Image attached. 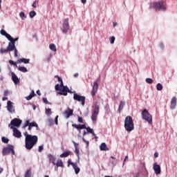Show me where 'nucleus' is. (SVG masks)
I'll list each match as a JSON object with an SVG mask.
<instances>
[{
	"instance_id": "2f4dec72",
	"label": "nucleus",
	"mask_w": 177,
	"mask_h": 177,
	"mask_svg": "<svg viewBox=\"0 0 177 177\" xmlns=\"http://www.w3.org/2000/svg\"><path fill=\"white\" fill-rule=\"evenodd\" d=\"M29 16L30 19H32L33 17H35V16H37V12H35V11H30L29 13Z\"/></svg>"
},
{
	"instance_id": "aec40b11",
	"label": "nucleus",
	"mask_w": 177,
	"mask_h": 177,
	"mask_svg": "<svg viewBox=\"0 0 177 177\" xmlns=\"http://www.w3.org/2000/svg\"><path fill=\"white\" fill-rule=\"evenodd\" d=\"M16 48L15 41H10L8 43V46L7 47V49L8 52H12L13 50Z\"/></svg>"
},
{
	"instance_id": "ea45409f",
	"label": "nucleus",
	"mask_w": 177,
	"mask_h": 177,
	"mask_svg": "<svg viewBox=\"0 0 177 177\" xmlns=\"http://www.w3.org/2000/svg\"><path fill=\"white\" fill-rule=\"evenodd\" d=\"M77 121L80 124H83L84 123V119L82 118V117L78 116Z\"/></svg>"
},
{
	"instance_id": "ddd939ff",
	"label": "nucleus",
	"mask_w": 177,
	"mask_h": 177,
	"mask_svg": "<svg viewBox=\"0 0 177 177\" xmlns=\"http://www.w3.org/2000/svg\"><path fill=\"white\" fill-rule=\"evenodd\" d=\"M99 88V84H97V82H94L92 91H91V96H95L96 93H97V89Z\"/></svg>"
},
{
	"instance_id": "8fccbe9b",
	"label": "nucleus",
	"mask_w": 177,
	"mask_h": 177,
	"mask_svg": "<svg viewBox=\"0 0 177 177\" xmlns=\"http://www.w3.org/2000/svg\"><path fill=\"white\" fill-rule=\"evenodd\" d=\"M44 150V145L39 146L38 151L41 153Z\"/></svg>"
},
{
	"instance_id": "1a4fd4ad",
	"label": "nucleus",
	"mask_w": 177,
	"mask_h": 177,
	"mask_svg": "<svg viewBox=\"0 0 177 177\" xmlns=\"http://www.w3.org/2000/svg\"><path fill=\"white\" fill-rule=\"evenodd\" d=\"M99 110H100L99 105H97V104H95L94 106V109L93 110V112H92V115H91V120L93 121H96L97 114H99Z\"/></svg>"
},
{
	"instance_id": "774afa93",
	"label": "nucleus",
	"mask_w": 177,
	"mask_h": 177,
	"mask_svg": "<svg viewBox=\"0 0 177 177\" xmlns=\"http://www.w3.org/2000/svg\"><path fill=\"white\" fill-rule=\"evenodd\" d=\"M2 100H3V102H5V100H8V97H3L2 98Z\"/></svg>"
},
{
	"instance_id": "b1692460",
	"label": "nucleus",
	"mask_w": 177,
	"mask_h": 177,
	"mask_svg": "<svg viewBox=\"0 0 177 177\" xmlns=\"http://www.w3.org/2000/svg\"><path fill=\"white\" fill-rule=\"evenodd\" d=\"M48 160L53 165H56V158L53 156L52 154L48 155Z\"/></svg>"
},
{
	"instance_id": "4468645a",
	"label": "nucleus",
	"mask_w": 177,
	"mask_h": 177,
	"mask_svg": "<svg viewBox=\"0 0 177 177\" xmlns=\"http://www.w3.org/2000/svg\"><path fill=\"white\" fill-rule=\"evenodd\" d=\"M67 93H71V91H70V89L67 86H64V87H62V89H61V92L59 93V95L67 96Z\"/></svg>"
},
{
	"instance_id": "de8ad7c7",
	"label": "nucleus",
	"mask_w": 177,
	"mask_h": 177,
	"mask_svg": "<svg viewBox=\"0 0 177 177\" xmlns=\"http://www.w3.org/2000/svg\"><path fill=\"white\" fill-rule=\"evenodd\" d=\"M59 115H57L55 118V122L56 125H59V121H58Z\"/></svg>"
},
{
	"instance_id": "a18cd8bd",
	"label": "nucleus",
	"mask_w": 177,
	"mask_h": 177,
	"mask_svg": "<svg viewBox=\"0 0 177 177\" xmlns=\"http://www.w3.org/2000/svg\"><path fill=\"white\" fill-rule=\"evenodd\" d=\"M42 100L46 104H50V102H48V99L46 97H44Z\"/></svg>"
},
{
	"instance_id": "4be33fe9",
	"label": "nucleus",
	"mask_w": 177,
	"mask_h": 177,
	"mask_svg": "<svg viewBox=\"0 0 177 177\" xmlns=\"http://www.w3.org/2000/svg\"><path fill=\"white\" fill-rule=\"evenodd\" d=\"M0 34H1V35H4V37H6L7 38V39H12V36H10V35H9L8 32H6V30L3 29H2L0 31Z\"/></svg>"
},
{
	"instance_id": "423d86ee",
	"label": "nucleus",
	"mask_w": 177,
	"mask_h": 177,
	"mask_svg": "<svg viewBox=\"0 0 177 177\" xmlns=\"http://www.w3.org/2000/svg\"><path fill=\"white\" fill-rule=\"evenodd\" d=\"M12 153L15 156V147L11 145H8L6 147L3 149L2 154L3 156H8V154Z\"/></svg>"
},
{
	"instance_id": "58836bf2",
	"label": "nucleus",
	"mask_w": 177,
	"mask_h": 177,
	"mask_svg": "<svg viewBox=\"0 0 177 177\" xmlns=\"http://www.w3.org/2000/svg\"><path fill=\"white\" fill-rule=\"evenodd\" d=\"M9 64H11V66H15V67H17V64L13 60L10 59L9 60Z\"/></svg>"
},
{
	"instance_id": "a878e982",
	"label": "nucleus",
	"mask_w": 177,
	"mask_h": 177,
	"mask_svg": "<svg viewBox=\"0 0 177 177\" xmlns=\"http://www.w3.org/2000/svg\"><path fill=\"white\" fill-rule=\"evenodd\" d=\"M70 154H71V151H66L64 153H62L59 157H61V158H66V157H68V156H70Z\"/></svg>"
},
{
	"instance_id": "6e6552de",
	"label": "nucleus",
	"mask_w": 177,
	"mask_h": 177,
	"mask_svg": "<svg viewBox=\"0 0 177 177\" xmlns=\"http://www.w3.org/2000/svg\"><path fill=\"white\" fill-rule=\"evenodd\" d=\"M73 99L74 100L80 102L82 106H85V96L80 95L78 93H75L73 94Z\"/></svg>"
},
{
	"instance_id": "052dcab7",
	"label": "nucleus",
	"mask_w": 177,
	"mask_h": 177,
	"mask_svg": "<svg viewBox=\"0 0 177 177\" xmlns=\"http://www.w3.org/2000/svg\"><path fill=\"white\" fill-rule=\"evenodd\" d=\"M64 86V84H63V82H60L59 87H60V88H63Z\"/></svg>"
},
{
	"instance_id": "f704fd0d",
	"label": "nucleus",
	"mask_w": 177,
	"mask_h": 177,
	"mask_svg": "<svg viewBox=\"0 0 177 177\" xmlns=\"http://www.w3.org/2000/svg\"><path fill=\"white\" fill-rule=\"evenodd\" d=\"M46 115H50L52 114V109H46Z\"/></svg>"
},
{
	"instance_id": "f8f14e48",
	"label": "nucleus",
	"mask_w": 177,
	"mask_h": 177,
	"mask_svg": "<svg viewBox=\"0 0 177 177\" xmlns=\"http://www.w3.org/2000/svg\"><path fill=\"white\" fill-rule=\"evenodd\" d=\"M10 129H13V136H15V138H17L18 139L21 138V132L19 131V129L13 126H10Z\"/></svg>"
},
{
	"instance_id": "393cba45",
	"label": "nucleus",
	"mask_w": 177,
	"mask_h": 177,
	"mask_svg": "<svg viewBox=\"0 0 177 177\" xmlns=\"http://www.w3.org/2000/svg\"><path fill=\"white\" fill-rule=\"evenodd\" d=\"M100 150H102L103 151H109V147H107V145L106 143L102 142L100 146Z\"/></svg>"
},
{
	"instance_id": "a19ab883",
	"label": "nucleus",
	"mask_w": 177,
	"mask_h": 177,
	"mask_svg": "<svg viewBox=\"0 0 177 177\" xmlns=\"http://www.w3.org/2000/svg\"><path fill=\"white\" fill-rule=\"evenodd\" d=\"M145 81L147 84H153V79L151 78H147Z\"/></svg>"
},
{
	"instance_id": "e433bc0d",
	"label": "nucleus",
	"mask_w": 177,
	"mask_h": 177,
	"mask_svg": "<svg viewBox=\"0 0 177 177\" xmlns=\"http://www.w3.org/2000/svg\"><path fill=\"white\" fill-rule=\"evenodd\" d=\"M9 52V50L7 49H4L3 48H1L0 49V53H8Z\"/></svg>"
},
{
	"instance_id": "473e14b6",
	"label": "nucleus",
	"mask_w": 177,
	"mask_h": 177,
	"mask_svg": "<svg viewBox=\"0 0 177 177\" xmlns=\"http://www.w3.org/2000/svg\"><path fill=\"white\" fill-rule=\"evenodd\" d=\"M156 89L157 91H162V84H161V83H158L156 85Z\"/></svg>"
},
{
	"instance_id": "c9c22d12",
	"label": "nucleus",
	"mask_w": 177,
	"mask_h": 177,
	"mask_svg": "<svg viewBox=\"0 0 177 177\" xmlns=\"http://www.w3.org/2000/svg\"><path fill=\"white\" fill-rule=\"evenodd\" d=\"M8 41H10L11 42H14V44H16V41H19V37H16L15 39H13V37H11V39H8Z\"/></svg>"
},
{
	"instance_id": "a211bd4d",
	"label": "nucleus",
	"mask_w": 177,
	"mask_h": 177,
	"mask_svg": "<svg viewBox=\"0 0 177 177\" xmlns=\"http://www.w3.org/2000/svg\"><path fill=\"white\" fill-rule=\"evenodd\" d=\"M153 171H155L156 175H160L161 174V167L155 162L153 164Z\"/></svg>"
},
{
	"instance_id": "bb28decb",
	"label": "nucleus",
	"mask_w": 177,
	"mask_h": 177,
	"mask_svg": "<svg viewBox=\"0 0 177 177\" xmlns=\"http://www.w3.org/2000/svg\"><path fill=\"white\" fill-rule=\"evenodd\" d=\"M124 106H125V102L120 101L119 108H118L119 113H121V110L124 109Z\"/></svg>"
},
{
	"instance_id": "49530a36",
	"label": "nucleus",
	"mask_w": 177,
	"mask_h": 177,
	"mask_svg": "<svg viewBox=\"0 0 177 177\" xmlns=\"http://www.w3.org/2000/svg\"><path fill=\"white\" fill-rule=\"evenodd\" d=\"M75 153L77 155V156L79 158L80 157V149L75 148Z\"/></svg>"
},
{
	"instance_id": "0e129e2a",
	"label": "nucleus",
	"mask_w": 177,
	"mask_h": 177,
	"mask_svg": "<svg viewBox=\"0 0 177 177\" xmlns=\"http://www.w3.org/2000/svg\"><path fill=\"white\" fill-rule=\"evenodd\" d=\"M8 93H9L8 91H4V96H8Z\"/></svg>"
},
{
	"instance_id": "79ce46f5",
	"label": "nucleus",
	"mask_w": 177,
	"mask_h": 177,
	"mask_svg": "<svg viewBox=\"0 0 177 177\" xmlns=\"http://www.w3.org/2000/svg\"><path fill=\"white\" fill-rule=\"evenodd\" d=\"M62 87H60V84H56L55 86V91H62V88H60Z\"/></svg>"
},
{
	"instance_id": "7ed1b4c3",
	"label": "nucleus",
	"mask_w": 177,
	"mask_h": 177,
	"mask_svg": "<svg viewBox=\"0 0 177 177\" xmlns=\"http://www.w3.org/2000/svg\"><path fill=\"white\" fill-rule=\"evenodd\" d=\"M141 115L142 120L147 121L148 124H150L151 125L153 124V115H151V114L149 113V111H147V109H143L141 113Z\"/></svg>"
},
{
	"instance_id": "c03bdc74",
	"label": "nucleus",
	"mask_w": 177,
	"mask_h": 177,
	"mask_svg": "<svg viewBox=\"0 0 177 177\" xmlns=\"http://www.w3.org/2000/svg\"><path fill=\"white\" fill-rule=\"evenodd\" d=\"M19 16H20V17H21V19L22 20H24V17L26 16V14H24V12H21L19 13Z\"/></svg>"
},
{
	"instance_id": "f03ea898",
	"label": "nucleus",
	"mask_w": 177,
	"mask_h": 177,
	"mask_svg": "<svg viewBox=\"0 0 177 177\" xmlns=\"http://www.w3.org/2000/svg\"><path fill=\"white\" fill-rule=\"evenodd\" d=\"M124 129L127 132H132L135 129V124H133V119L132 117L127 116L124 119Z\"/></svg>"
},
{
	"instance_id": "c756f323",
	"label": "nucleus",
	"mask_w": 177,
	"mask_h": 177,
	"mask_svg": "<svg viewBox=\"0 0 177 177\" xmlns=\"http://www.w3.org/2000/svg\"><path fill=\"white\" fill-rule=\"evenodd\" d=\"M18 70L21 73H27V71H28V70H27V68H26L25 66H19L18 68Z\"/></svg>"
},
{
	"instance_id": "f257e3e1",
	"label": "nucleus",
	"mask_w": 177,
	"mask_h": 177,
	"mask_svg": "<svg viewBox=\"0 0 177 177\" xmlns=\"http://www.w3.org/2000/svg\"><path fill=\"white\" fill-rule=\"evenodd\" d=\"M25 136V147L27 150H31L38 143V136L28 134L27 131L24 133Z\"/></svg>"
},
{
	"instance_id": "7c9ffc66",
	"label": "nucleus",
	"mask_w": 177,
	"mask_h": 177,
	"mask_svg": "<svg viewBox=\"0 0 177 177\" xmlns=\"http://www.w3.org/2000/svg\"><path fill=\"white\" fill-rule=\"evenodd\" d=\"M49 48L50 50H53V52H56V50H57L56 46L53 44H50Z\"/></svg>"
},
{
	"instance_id": "f3484780",
	"label": "nucleus",
	"mask_w": 177,
	"mask_h": 177,
	"mask_svg": "<svg viewBox=\"0 0 177 177\" xmlns=\"http://www.w3.org/2000/svg\"><path fill=\"white\" fill-rule=\"evenodd\" d=\"M176 103H177L176 97H173L171 98V102H170V109L171 110H175V108L176 107Z\"/></svg>"
},
{
	"instance_id": "4d7b16f0",
	"label": "nucleus",
	"mask_w": 177,
	"mask_h": 177,
	"mask_svg": "<svg viewBox=\"0 0 177 177\" xmlns=\"http://www.w3.org/2000/svg\"><path fill=\"white\" fill-rule=\"evenodd\" d=\"M32 99V95H29L26 97V100H31Z\"/></svg>"
},
{
	"instance_id": "680f3d73",
	"label": "nucleus",
	"mask_w": 177,
	"mask_h": 177,
	"mask_svg": "<svg viewBox=\"0 0 177 177\" xmlns=\"http://www.w3.org/2000/svg\"><path fill=\"white\" fill-rule=\"evenodd\" d=\"M157 157H158V153L155 152V153H154V158H157Z\"/></svg>"
},
{
	"instance_id": "5701e85b",
	"label": "nucleus",
	"mask_w": 177,
	"mask_h": 177,
	"mask_svg": "<svg viewBox=\"0 0 177 177\" xmlns=\"http://www.w3.org/2000/svg\"><path fill=\"white\" fill-rule=\"evenodd\" d=\"M17 63H24V64H28V63H30V59L21 58L17 61Z\"/></svg>"
},
{
	"instance_id": "69168bd1",
	"label": "nucleus",
	"mask_w": 177,
	"mask_h": 177,
	"mask_svg": "<svg viewBox=\"0 0 177 177\" xmlns=\"http://www.w3.org/2000/svg\"><path fill=\"white\" fill-rule=\"evenodd\" d=\"M82 3H86V0H81Z\"/></svg>"
},
{
	"instance_id": "9b49d317",
	"label": "nucleus",
	"mask_w": 177,
	"mask_h": 177,
	"mask_svg": "<svg viewBox=\"0 0 177 177\" xmlns=\"http://www.w3.org/2000/svg\"><path fill=\"white\" fill-rule=\"evenodd\" d=\"M21 122H23L21 120L18 118H14L13 120H11L9 127H17V128H19V127L21 125Z\"/></svg>"
},
{
	"instance_id": "0eeeda50",
	"label": "nucleus",
	"mask_w": 177,
	"mask_h": 177,
	"mask_svg": "<svg viewBox=\"0 0 177 177\" xmlns=\"http://www.w3.org/2000/svg\"><path fill=\"white\" fill-rule=\"evenodd\" d=\"M27 127H28V131H31V129H32L34 127L36 128L37 131H38V129H39L38 124H37V122H30V120H26L25 122V123L24 124L23 128H27Z\"/></svg>"
},
{
	"instance_id": "864d4df0",
	"label": "nucleus",
	"mask_w": 177,
	"mask_h": 177,
	"mask_svg": "<svg viewBox=\"0 0 177 177\" xmlns=\"http://www.w3.org/2000/svg\"><path fill=\"white\" fill-rule=\"evenodd\" d=\"M73 143L75 146V149H78L79 144L75 142V141H73Z\"/></svg>"
},
{
	"instance_id": "cd10ccee",
	"label": "nucleus",
	"mask_w": 177,
	"mask_h": 177,
	"mask_svg": "<svg viewBox=\"0 0 177 177\" xmlns=\"http://www.w3.org/2000/svg\"><path fill=\"white\" fill-rule=\"evenodd\" d=\"M55 165H57V167H61L62 168H63L64 165H63V161L62 160V159H59L57 161V163H55Z\"/></svg>"
},
{
	"instance_id": "09e8293b",
	"label": "nucleus",
	"mask_w": 177,
	"mask_h": 177,
	"mask_svg": "<svg viewBox=\"0 0 177 177\" xmlns=\"http://www.w3.org/2000/svg\"><path fill=\"white\" fill-rule=\"evenodd\" d=\"M37 5H38V1H35L32 4V8H37Z\"/></svg>"
},
{
	"instance_id": "13d9d810",
	"label": "nucleus",
	"mask_w": 177,
	"mask_h": 177,
	"mask_svg": "<svg viewBox=\"0 0 177 177\" xmlns=\"http://www.w3.org/2000/svg\"><path fill=\"white\" fill-rule=\"evenodd\" d=\"M30 95L32 96V97H34V96H35V92H34V91H32Z\"/></svg>"
},
{
	"instance_id": "412c9836",
	"label": "nucleus",
	"mask_w": 177,
	"mask_h": 177,
	"mask_svg": "<svg viewBox=\"0 0 177 177\" xmlns=\"http://www.w3.org/2000/svg\"><path fill=\"white\" fill-rule=\"evenodd\" d=\"M72 167L73 169H75L76 175H78V174H80V171H81V169L78 167V165L77 163H72Z\"/></svg>"
},
{
	"instance_id": "e2e57ef3",
	"label": "nucleus",
	"mask_w": 177,
	"mask_h": 177,
	"mask_svg": "<svg viewBox=\"0 0 177 177\" xmlns=\"http://www.w3.org/2000/svg\"><path fill=\"white\" fill-rule=\"evenodd\" d=\"M36 93L39 95V96H41V91H39V90H37L36 91Z\"/></svg>"
},
{
	"instance_id": "4c0bfd02",
	"label": "nucleus",
	"mask_w": 177,
	"mask_h": 177,
	"mask_svg": "<svg viewBox=\"0 0 177 177\" xmlns=\"http://www.w3.org/2000/svg\"><path fill=\"white\" fill-rule=\"evenodd\" d=\"M109 40H110V43L113 44L115 41V37L114 36H112L109 37Z\"/></svg>"
},
{
	"instance_id": "39448f33",
	"label": "nucleus",
	"mask_w": 177,
	"mask_h": 177,
	"mask_svg": "<svg viewBox=\"0 0 177 177\" xmlns=\"http://www.w3.org/2000/svg\"><path fill=\"white\" fill-rule=\"evenodd\" d=\"M150 8H153L156 10H167L164 1L153 2L150 5Z\"/></svg>"
},
{
	"instance_id": "9d476101",
	"label": "nucleus",
	"mask_w": 177,
	"mask_h": 177,
	"mask_svg": "<svg viewBox=\"0 0 177 177\" xmlns=\"http://www.w3.org/2000/svg\"><path fill=\"white\" fill-rule=\"evenodd\" d=\"M68 30H70V24H68V18H66L63 21L62 32H64V34H66Z\"/></svg>"
},
{
	"instance_id": "3c124183",
	"label": "nucleus",
	"mask_w": 177,
	"mask_h": 177,
	"mask_svg": "<svg viewBox=\"0 0 177 177\" xmlns=\"http://www.w3.org/2000/svg\"><path fill=\"white\" fill-rule=\"evenodd\" d=\"M82 140L84 143L86 144V147H88V146H89V141H87L86 140H85V138H82Z\"/></svg>"
},
{
	"instance_id": "6ab92c4d",
	"label": "nucleus",
	"mask_w": 177,
	"mask_h": 177,
	"mask_svg": "<svg viewBox=\"0 0 177 177\" xmlns=\"http://www.w3.org/2000/svg\"><path fill=\"white\" fill-rule=\"evenodd\" d=\"M11 77L14 84H20V80L19 79V77H17V75L15 74V72L11 73Z\"/></svg>"
},
{
	"instance_id": "72a5a7b5",
	"label": "nucleus",
	"mask_w": 177,
	"mask_h": 177,
	"mask_svg": "<svg viewBox=\"0 0 177 177\" xmlns=\"http://www.w3.org/2000/svg\"><path fill=\"white\" fill-rule=\"evenodd\" d=\"M1 140L3 143H9V139L6 138V137H2Z\"/></svg>"
},
{
	"instance_id": "dca6fc26",
	"label": "nucleus",
	"mask_w": 177,
	"mask_h": 177,
	"mask_svg": "<svg viewBox=\"0 0 177 177\" xmlns=\"http://www.w3.org/2000/svg\"><path fill=\"white\" fill-rule=\"evenodd\" d=\"M12 101H8L7 102V110L10 113H15V107L13 106Z\"/></svg>"
},
{
	"instance_id": "603ef678",
	"label": "nucleus",
	"mask_w": 177,
	"mask_h": 177,
	"mask_svg": "<svg viewBox=\"0 0 177 177\" xmlns=\"http://www.w3.org/2000/svg\"><path fill=\"white\" fill-rule=\"evenodd\" d=\"M55 78H57V80L59 82H63V80L61 79L60 77H59V75H55Z\"/></svg>"
},
{
	"instance_id": "37998d69",
	"label": "nucleus",
	"mask_w": 177,
	"mask_h": 177,
	"mask_svg": "<svg viewBox=\"0 0 177 177\" xmlns=\"http://www.w3.org/2000/svg\"><path fill=\"white\" fill-rule=\"evenodd\" d=\"M53 124H55V121L53 119H49L48 124L50 125V127H52V125H53Z\"/></svg>"
},
{
	"instance_id": "338daca9",
	"label": "nucleus",
	"mask_w": 177,
	"mask_h": 177,
	"mask_svg": "<svg viewBox=\"0 0 177 177\" xmlns=\"http://www.w3.org/2000/svg\"><path fill=\"white\" fill-rule=\"evenodd\" d=\"M160 47L161 48V49H164V44H160Z\"/></svg>"
},
{
	"instance_id": "5fc2aeb1",
	"label": "nucleus",
	"mask_w": 177,
	"mask_h": 177,
	"mask_svg": "<svg viewBox=\"0 0 177 177\" xmlns=\"http://www.w3.org/2000/svg\"><path fill=\"white\" fill-rule=\"evenodd\" d=\"M14 53H15V57H17V48L16 47L14 48Z\"/></svg>"
},
{
	"instance_id": "6e6d98bb",
	"label": "nucleus",
	"mask_w": 177,
	"mask_h": 177,
	"mask_svg": "<svg viewBox=\"0 0 177 177\" xmlns=\"http://www.w3.org/2000/svg\"><path fill=\"white\" fill-rule=\"evenodd\" d=\"M74 162H71V160L68 159V167H70V165H73Z\"/></svg>"
},
{
	"instance_id": "c85d7f7f",
	"label": "nucleus",
	"mask_w": 177,
	"mask_h": 177,
	"mask_svg": "<svg viewBox=\"0 0 177 177\" xmlns=\"http://www.w3.org/2000/svg\"><path fill=\"white\" fill-rule=\"evenodd\" d=\"M24 177H32V173L31 169H29L25 174Z\"/></svg>"
},
{
	"instance_id": "bf43d9fd",
	"label": "nucleus",
	"mask_w": 177,
	"mask_h": 177,
	"mask_svg": "<svg viewBox=\"0 0 177 177\" xmlns=\"http://www.w3.org/2000/svg\"><path fill=\"white\" fill-rule=\"evenodd\" d=\"M133 177H139V173L138 172V173H135L133 174Z\"/></svg>"
},
{
	"instance_id": "2eb2a0df",
	"label": "nucleus",
	"mask_w": 177,
	"mask_h": 177,
	"mask_svg": "<svg viewBox=\"0 0 177 177\" xmlns=\"http://www.w3.org/2000/svg\"><path fill=\"white\" fill-rule=\"evenodd\" d=\"M73 113H74V109L68 108L64 113V115H65L66 118H70V117L73 115Z\"/></svg>"
},
{
	"instance_id": "20e7f679",
	"label": "nucleus",
	"mask_w": 177,
	"mask_h": 177,
	"mask_svg": "<svg viewBox=\"0 0 177 177\" xmlns=\"http://www.w3.org/2000/svg\"><path fill=\"white\" fill-rule=\"evenodd\" d=\"M72 127L73 128H75V129H77L80 133H81V129H86L88 133H91V135H95V131H93V129H92L89 127H86V125L85 124H72Z\"/></svg>"
}]
</instances>
